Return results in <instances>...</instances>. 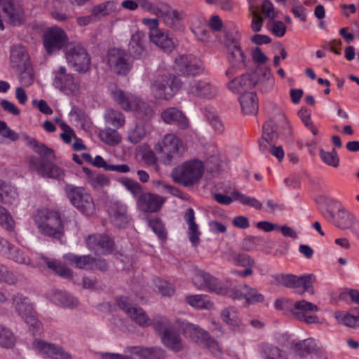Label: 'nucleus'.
Here are the masks:
<instances>
[{
    "label": "nucleus",
    "instance_id": "2eb2a0df",
    "mask_svg": "<svg viewBox=\"0 0 359 359\" xmlns=\"http://www.w3.org/2000/svg\"><path fill=\"white\" fill-rule=\"evenodd\" d=\"M192 282L198 290H208L218 294L224 292V289L222 287L219 280L203 271H197L192 278Z\"/></svg>",
    "mask_w": 359,
    "mask_h": 359
},
{
    "label": "nucleus",
    "instance_id": "0eeeda50",
    "mask_svg": "<svg viewBox=\"0 0 359 359\" xmlns=\"http://www.w3.org/2000/svg\"><path fill=\"white\" fill-rule=\"evenodd\" d=\"M225 43L228 60L231 64V67L226 70V74L230 77L246 67L245 56L238 41L226 39Z\"/></svg>",
    "mask_w": 359,
    "mask_h": 359
},
{
    "label": "nucleus",
    "instance_id": "0e129e2a",
    "mask_svg": "<svg viewBox=\"0 0 359 359\" xmlns=\"http://www.w3.org/2000/svg\"><path fill=\"white\" fill-rule=\"evenodd\" d=\"M9 259L20 264H29V259L24 255L22 251L18 248L8 246Z\"/></svg>",
    "mask_w": 359,
    "mask_h": 359
},
{
    "label": "nucleus",
    "instance_id": "c85d7f7f",
    "mask_svg": "<svg viewBox=\"0 0 359 359\" xmlns=\"http://www.w3.org/2000/svg\"><path fill=\"white\" fill-rule=\"evenodd\" d=\"M68 198L78 209L82 212L87 210L88 201L87 198H84L83 189L81 187H75L72 185H67L65 188Z\"/></svg>",
    "mask_w": 359,
    "mask_h": 359
},
{
    "label": "nucleus",
    "instance_id": "6e6552de",
    "mask_svg": "<svg viewBox=\"0 0 359 359\" xmlns=\"http://www.w3.org/2000/svg\"><path fill=\"white\" fill-rule=\"evenodd\" d=\"M175 69L181 76H194L203 72V62L192 55H182L175 60Z\"/></svg>",
    "mask_w": 359,
    "mask_h": 359
},
{
    "label": "nucleus",
    "instance_id": "052dcab7",
    "mask_svg": "<svg viewBox=\"0 0 359 359\" xmlns=\"http://www.w3.org/2000/svg\"><path fill=\"white\" fill-rule=\"evenodd\" d=\"M23 69L20 71V80L23 86L27 87L32 84L34 79L33 69L31 65L22 67Z\"/></svg>",
    "mask_w": 359,
    "mask_h": 359
},
{
    "label": "nucleus",
    "instance_id": "dca6fc26",
    "mask_svg": "<svg viewBox=\"0 0 359 359\" xmlns=\"http://www.w3.org/2000/svg\"><path fill=\"white\" fill-rule=\"evenodd\" d=\"M67 40L64 30L57 27L48 29L43 35V45L48 54L61 49Z\"/></svg>",
    "mask_w": 359,
    "mask_h": 359
},
{
    "label": "nucleus",
    "instance_id": "473e14b6",
    "mask_svg": "<svg viewBox=\"0 0 359 359\" xmlns=\"http://www.w3.org/2000/svg\"><path fill=\"white\" fill-rule=\"evenodd\" d=\"M315 281L316 277L313 274H306L301 276H297L294 289L299 294L309 292L310 294L313 295L315 294V289L313 287Z\"/></svg>",
    "mask_w": 359,
    "mask_h": 359
},
{
    "label": "nucleus",
    "instance_id": "1a4fd4ad",
    "mask_svg": "<svg viewBox=\"0 0 359 359\" xmlns=\"http://www.w3.org/2000/svg\"><path fill=\"white\" fill-rule=\"evenodd\" d=\"M318 310L316 304L302 299L294 302L291 314L299 321L306 324H316L320 323L319 318L314 313Z\"/></svg>",
    "mask_w": 359,
    "mask_h": 359
},
{
    "label": "nucleus",
    "instance_id": "49530a36",
    "mask_svg": "<svg viewBox=\"0 0 359 359\" xmlns=\"http://www.w3.org/2000/svg\"><path fill=\"white\" fill-rule=\"evenodd\" d=\"M16 343V337L8 328L0 325V346L13 348Z\"/></svg>",
    "mask_w": 359,
    "mask_h": 359
},
{
    "label": "nucleus",
    "instance_id": "412c9836",
    "mask_svg": "<svg viewBox=\"0 0 359 359\" xmlns=\"http://www.w3.org/2000/svg\"><path fill=\"white\" fill-rule=\"evenodd\" d=\"M165 199L156 194L144 192L141 194L137 200V205L138 208L145 212H156L158 211Z\"/></svg>",
    "mask_w": 359,
    "mask_h": 359
},
{
    "label": "nucleus",
    "instance_id": "3c124183",
    "mask_svg": "<svg viewBox=\"0 0 359 359\" xmlns=\"http://www.w3.org/2000/svg\"><path fill=\"white\" fill-rule=\"evenodd\" d=\"M104 118L108 123L117 128L123 126L126 122L124 115L121 112L114 109H109L106 112Z\"/></svg>",
    "mask_w": 359,
    "mask_h": 359
},
{
    "label": "nucleus",
    "instance_id": "393cba45",
    "mask_svg": "<svg viewBox=\"0 0 359 359\" xmlns=\"http://www.w3.org/2000/svg\"><path fill=\"white\" fill-rule=\"evenodd\" d=\"M355 218L347 210L341 208L338 210L334 219V224L341 230L351 229L352 233L359 238V224L354 226Z\"/></svg>",
    "mask_w": 359,
    "mask_h": 359
},
{
    "label": "nucleus",
    "instance_id": "7ed1b4c3",
    "mask_svg": "<svg viewBox=\"0 0 359 359\" xmlns=\"http://www.w3.org/2000/svg\"><path fill=\"white\" fill-rule=\"evenodd\" d=\"M111 95L113 100L125 111H136L142 118L149 117L153 113L151 108L137 96L126 93L116 86H114L111 89Z\"/></svg>",
    "mask_w": 359,
    "mask_h": 359
},
{
    "label": "nucleus",
    "instance_id": "2f4dec72",
    "mask_svg": "<svg viewBox=\"0 0 359 359\" xmlns=\"http://www.w3.org/2000/svg\"><path fill=\"white\" fill-rule=\"evenodd\" d=\"M242 111L245 115L256 114L258 111V100L254 93H245L239 98Z\"/></svg>",
    "mask_w": 359,
    "mask_h": 359
},
{
    "label": "nucleus",
    "instance_id": "e433bc0d",
    "mask_svg": "<svg viewBox=\"0 0 359 359\" xmlns=\"http://www.w3.org/2000/svg\"><path fill=\"white\" fill-rule=\"evenodd\" d=\"M145 34L143 32L137 31L131 36L129 43L130 53L135 57L142 56L145 52L144 39Z\"/></svg>",
    "mask_w": 359,
    "mask_h": 359
},
{
    "label": "nucleus",
    "instance_id": "680f3d73",
    "mask_svg": "<svg viewBox=\"0 0 359 359\" xmlns=\"http://www.w3.org/2000/svg\"><path fill=\"white\" fill-rule=\"evenodd\" d=\"M298 115L301 118L302 122L304 123L305 126L310 130V131L314 135H317L318 134V128L314 126L313 122L311 120V114L306 109H301L298 111Z\"/></svg>",
    "mask_w": 359,
    "mask_h": 359
},
{
    "label": "nucleus",
    "instance_id": "6e6d98bb",
    "mask_svg": "<svg viewBox=\"0 0 359 359\" xmlns=\"http://www.w3.org/2000/svg\"><path fill=\"white\" fill-rule=\"evenodd\" d=\"M16 309L22 316L30 315L32 312V306L29 300L22 295H17L13 299Z\"/></svg>",
    "mask_w": 359,
    "mask_h": 359
},
{
    "label": "nucleus",
    "instance_id": "a878e982",
    "mask_svg": "<svg viewBox=\"0 0 359 359\" xmlns=\"http://www.w3.org/2000/svg\"><path fill=\"white\" fill-rule=\"evenodd\" d=\"M163 121L168 124L177 126L179 128L186 129L189 127V120L182 113L175 107H170L161 113Z\"/></svg>",
    "mask_w": 359,
    "mask_h": 359
},
{
    "label": "nucleus",
    "instance_id": "ea45409f",
    "mask_svg": "<svg viewBox=\"0 0 359 359\" xmlns=\"http://www.w3.org/2000/svg\"><path fill=\"white\" fill-rule=\"evenodd\" d=\"M17 197L16 190L10 184L0 180V202L4 204H11Z\"/></svg>",
    "mask_w": 359,
    "mask_h": 359
},
{
    "label": "nucleus",
    "instance_id": "e2e57ef3",
    "mask_svg": "<svg viewBox=\"0 0 359 359\" xmlns=\"http://www.w3.org/2000/svg\"><path fill=\"white\" fill-rule=\"evenodd\" d=\"M123 185L126 187V189L129 191L135 197H140L141 194H143L142 186L136 181L126 179L122 182Z\"/></svg>",
    "mask_w": 359,
    "mask_h": 359
},
{
    "label": "nucleus",
    "instance_id": "c03bdc74",
    "mask_svg": "<svg viewBox=\"0 0 359 359\" xmlns=\"http://www.w3.org/2000/svg\"><path fill=\"white\" fill-rule=\"evenodd\" d=\"M99 137L103 142L109 146L118 144L122 139L121 135L116 130L110 128L101 130Z\"/></svg>",
    "mask_w": 359,
    "mask_h": 359
},
{
    "label": "nucleus",
    "instance_id": "13d9d810",
    "mask_svg": "<svg viewBox=\"0 0 359 359\" xmlns=\"http://www.w3.org/2000/svg\"><path fill=\"white\" fill-rule=\"evenodd\" d=\"M243 290H245L244 299L248 304L262 302L264 299V296L255 288L245 285L243 286Z\"/></svg>",
    "mask_w": 359,
    "mask_h": 359
},
{
    "label": "nucleus",
    "instance_id": "b1692460",
    "mask_svg": "<svg viewBox=\"0 0 359 359\" xmlns=\"http://www.w3.org/2000/svg\"><path fill=\"white\" fill-rule=\"evenodd\" d=\"M156 14L163 18L165 23L171 27H175L183 19L182 13L163 2L159 3L156 7Z\"/></svg>",
    "mask_w": 359,
    "mask_h": 359
},
{
    "label": "nucleus",
    "instance_id": "f3484780",
    "mask_svg": "<svg viewBox=\"0 0 359 359\" xmlns=\"http://www.w3.org/2000/svg\"><path fill=\"white\" fill-rule=\"evenodd\" d=\"M252 81L253 87L263 93H267L273 88L275 79L269 68L261 67L252 74Z\"/></svg>",
    "mask_w": 359,
    "mask_h": 359
},
{
    "label": "nucleus",
    "instance_id": "4d7b16f0",
    "mask_svg": "<svg viewBox=\"0 0 359 359\" xmlns=\"http://www.w3.org/2000/svg\"><path fill=\"white\" fill-rule=\"evenodd\" d=\"M335 318L339 323L349 327H359L358 317L348 313L336 312Z\"/></svg>",
    "mask_w": 359,
    "mask_h": 359
},
{
    "label": "nucleus",
    "instance_id": "09e8293b",
    "mask_svg": "<svg viewBox=\"0 0 359 359\" xmlns=\"http://www.w3.org/2000/svg\"><path fill=\"white\" fill-rule=\"evenodd\" d=\"M147 135L145 125L140 122L128 132V140L130 142L136 144L140 142Z\"/></svg>",
    "mask_w": 359,
    "mask_h": 359
},
{
    "label": "nucleus",
    "instance_id": "8fccbe9b",
    "mask_svg": "<svg viewBox=\"0 0 359 359\" xmlns=\"http://www.w3.org/2000/svg\"><path fill=\"white\" fill-rule=\"evenodd\" d=\"M221 317L224 322L232 327H238L241 324L239 314L233 307L223 309L221 312Z\"/></svg>",
    "mask_w": 359,
    "mask_h": 359
},
{
    "label": "nucleus",
    "instance_id": "7c9ffc66",
    "mask_svg": "<svg viewBox=\"0 0 359 359\" xmlns=\"http://www.w3.org/2000/svg\"><path fill=\"white\" fill-rule=\"evenodd\" d=\"M228 88L235 93H243L253 87L252 81V74H242L229 81L227 84Z\"/></svg>",
    "mask_w": 359,
    "mask_h": 359
},
{
    "label": "nucleus",
    "instance_id": "c9c22d12",
    "mask_svg": "<svg viewBox=\"0 0 359 359\" xmlns=\"http://www.w3.org/2000/svg\"><path fill=\"white\" fill-rule=\"evenodd\" d=\"M163 344L169 349L180 352L184 348L183 341L179 334L172 330H167L161 336Z\"/></svg>",
    "mask_w": 359,
    "mask_h": 359
},
{
    "label": "nucleus",
    "instance_id": "37998d69",
    "mask_svg": "<svg viewBox=\"0 0 359 359\" xmlns=\"http://www.w3.org/2000/svg\"><path fill=\"white\" fill-rule=\"evenodd\" d=\"M154 330L158 332L161 336L167 330H172L175 327H177L176 322L172 324L167 318L161 316H156L151 320V325Z\"/></svg>",
    "mask_w": 359,
    "mask_h": 359
},
{
    "label": "nucleus",
    "instance_id": "423d86ee",
    "mask_svg": "<svg viewBox=\"0 0 359 359\" xmlns=\"http://www.w3.org/2000/svg\"><path fill=\"white\" fill-rule=\"evenodd\" d=\"M180 79L171 75H163L153 83L151 86L154 96L158 99L169 100L182 88Z\"/></svg>",
    "mask_w": 359,
    "mask_h": 359
},
{
    "label": "nucleus",
    "instance_id": "774afa93",
    "mask_svg": "<svg viewBox=\"0 0 359 359\" xmlns=\"http://www.w3.org/2000/svg\"><path fill=\"white\" fill-rule=\"evenodd\" d=\"M34 346L38 349L41 353L46 354L50 357L52 351H53L55 345L53 344L46 343L42 340L36 339L33 343Z\"/></svg>",
    "mask_w": 359,
    "mask_h": 359
},
{
    "label": "nucleus",
    "instance_id": "bb28decb",
    "mask_svg": "<svg viewBox=\"0 0 359 359\" xmlns=\"http://www.w3.org/2000/svg\"><path fill=\"white\" fill-rule=\"evenodd\" d=\"M125 353L138 355L141 359H163L165 355L164 351L160 347L128 346Z\"/></svg>",
    "mask_w": 359,
    "mask_h": 359
},
{
    "label": "nucleus",
    "instance_id": "bf43d9fd",
    "mask_svg": "<svg viewBox=\"0 0 359 359\" xmlns=\"http://www.w3.org/2000/svg\"><path fill=\"white\" fill-rule=\"evenodd\" d=\"M320 156L325 163L334 168L339 166V158L334 149H332L331 151H325L323 149H320Z\"/></svg>",
    "mask_w": 359,
    "mask_h": 359
},
{
    "label": "nucleus",
    "instance_id": "9b49d317",
    "mask_svg": "<svg viewBox=\"0 0 359 359\" xmlns=\"http://www.w3.org/2000/svg\"><path fill=\"white\" fill-rule=\"evenodd\" d=\"M107 212L110 222L119 229H125L131 220L128 206L121 201L110 202Z\"/></svg>",
    "mask_w": 359,
    "mask_h": 359
},
{
    "label": "nucleus",
    "instance_id": "6ab92c4d",
    "mask_svg": "<svg viewBox=\"0 0 359 359\" xmlns=\"http://www.w3.org/2000/svg\"><path fill=\"white\" fill-rule=\"evenodd\" d=\"M29 166L32 170L36 171L43 177L60 178L64 175L63 172L51 162H39V158L31 156L29 159Z\"/></svg>",
    "mask_w": 359,
    "mask_h": 359
},
{
    "label": "nucleus",
    "instance_id": "a211bd4d",
    "mask_svg": "<svg viewBox=\"0 0 359 359\" xmlns=\"http://www.w3.org/2000/svg\"><path fill=\"white\" fill-rule=\"evenodd\" d=\"M293 350L296 355L301 358H319L323 353L322 347L311 338L294 344Z\"/></svg>",
    "mask_w": 359,
    "mask_h": 359
},
{
    "label": "nucleus",
    "instance_id": "4c0bfd02",
    "mask_svg": "<svg viewBox=\"0 0 359 359\" xmlns=\"http://www.w3.org/2000/svg\"><path fill=\"white\" fill-rule=\"evenodd\" d=\"M91 164L98 168H103L107 171H115L119 173H127L130 172V167L126 164L122 165H109L101 156H96L93 161L91 160Z\"/></svg>",
    "mask_w": 359,
    "mask_h": 359
},
{
    "label": "nucleus",
    "instance_id": "ddd939ff",
    "mask_svg": "<svg viewBox=\"0 0 359 359\" xmlns=\"http://www.w3.org/2000/svg\"><path fill=\"white\" fill-rule=\"evenodd\" d=\"M108 65L111 71L119 75L127 74L130 69L128 55L118 48H111L108 52Z\"/></svg>",
    "mask_w": 359,
    "mask_h": 359
},
{
    "label": "nucleus",
    "instance_id": "c756f323",
    "mask_svg": "<svg viewBox=\"0 0 359 359\" xmlns=\"http://www.w3.org/2000/svg\"><path fill=\"white\" fill-rule=\"evenodd\" d=\"M27 144L41 157L39 162H52L55 159L54 151L34 138H27Z\"/></svg>",
    "mask_w": 359,
    "mask_h": 359
},
{
    "label": "nucleus",
    "instance_id": "603ef678",
    "mask_svg": "<svg viewBox=\"0 0 359 359\" xmlns=\"http://www.w3.org/2000/svg\"><path fill=\"white\" fill-rule=\"evenodd\" d=\"M46 264L49 269L62 278H72L73 276V272L70 269L55 260H48Z\"/></svg>",
    "mask_w": 359,
    "mask_h": 359
},
{
    "label": "nucleus",
    "instance_id": "f257e3e1",
    "mask_svg": "<svg viewBox=\"0 0 359 359\" xmlns=\"http://www.w3.org/2000/svg\"><path fill=\"white\" fill-rule=\"evenodd\" d=\"M178 328L182 334L190 341L207 348L215 356L221 355L222 351L219 343L211 337L210 333L197 325L176 320Z\"/></svg>",
    "mask_w": 359,
    "mask_h": 359
},
{
    "label": "nucleus",
    "instance_id": "9d476101",
    "mask_svg": "<svg viewBox=\"0 0 359 359\" xmlns=\"http://www.w3.org/2000/svg\"><path fill=\"white\" fill-rule=\"evenodd\" d=\"M66 58L76 71L82 73L89 69L90 57L88 50L80 44L71 45L66 50Z\"/></svg>",
    "mask_w": 359,
    "mask_h": 359
},
{
    "label": "nucleus",
    "instance_id": "79ce46f5",
    "mask_svg": "<svg viewBox=\"0 0 359 359\" xmlns=\"http://www.w3.org/2000/svg\"><path fill=\"white\" fill-rule=\"evenodd\" d=\"M186 302L191 306L197 309H211L213 307V303L209 299L207 295H189L186 297Z\"/></svg>",
    "mask_w": 359,
    "mask_h": 359
},
{
    "label": "nucleus",
    "instance_id": "cd10ccee",
    "mask_svg": "<svg viewBox=\"0 0 359 359\" xmlns=\"http://www.w3.org/2000/svg\"><path fill=\"white\" fill-rule=\"evenodd\" d=\"M93 241L94 250L100 255H108L112 252L114 241L107 234H95L91 236Z\"/></svg>",
    "mask_w": 359,
    "mask_h": 359
},
{
    "label": "nucleus",
    "instance_id": "4be33fe9",
    "mask_svg": "<svg viewBox=\"0 0 359 359\" xmlns=\"http://www.w3.org/2000/svg\"><path fill=\"white\" fill-rule=\"evenodd\" d=\"M187 90L190 95L208 99L213 98L217 93L215 86L203 80H194L191 81Z\"/></svg>",
    "mask_w": 359,
    "mask_h": 359
},
{
    "label": "nucleus",
    "instance_id": "58836bf2",
    "mask_svg": "<svg viewBox=\"0 0 359 359\" xmlns=\"http://www.w3.org/2000/svg\"><path fill=\"white\" fill-rule=\"evenodd\" d=\"M258 351L264 359H278L282 358L283 351L278 346L267 342L259 344Z\"/></svg>",
    "mask_w": 359,
    "mask_h": 359
},
{
    "label": "nucleus",
    "instance_id": "a19ab883",
    "mask_svg": "<svg viewBox=\"0 0 359 359\" xmlns=\"http://www.w3.org/2000/svg\"><path fill=\"white\" fill-rule=\"evenodd\" d=\"M117 10V4L114 1H106L92 9V15L94 17L101 18L109 15Z\"/></svg>",
    "mask_w": 359,
    "mask_h": 359
},
{
    "label": "nucleus",
    "instance_id": "72a5a7b5",
    "mask_svg": "<svg viewBox=\"0 0 359 359\" xmlns=\"http://www.w3.org/2000/svg\"><path fill=\"white\" fill-rule=\"evenodd\" d=\"M184 219L188 224V233L189 236V241L192 245L196 246L198 245L201 232L198 229V226L195 222L194 211L192 208H189L185 215Z\"/></svg>",
    "mask_w": 359,
    "mask_h": 359
},
{
    "label": "nucleus",
    "instance_id": "f03ea898",
    "mask_svg": "<svg viewBox=\"0 0 359 359\" xmlns=\"http://www.w3.org/2000/svg\"><path fill=\"white\" fill-rule=\"evenodd\" d=\"M204 172V165L198 160H190L176 166L171 172L172 181L184 187H191L197 184Z\"/></svg>",
    "mask_w": 359,
    "mask_h": 359
},
{
    "label": "nucleus",
    "instance_id": "de8ad7c7",
    "mask_svg": "<svg viewBox=\"0 0 359 359\" xmlns=\"http://www.w3.org/2000/svg\"><path fill=\"white\" fill-rule=\"evenodd\" d=\"M229 260L235 265L242 267H253L255 264V260L249 255L245 253L231 252L229 256Z\"/></svg>",
    "mask_w": 359,
    "mask_h": 359
},
{
    "label": "nucleus",
    "instance_id": "a18cd8bd",
    "mask_svg": "<svg viewBox=\"0 0 359 359\" xmlns=\"http://www.w3.org/2000/svg\"><path fill=\"white\" fill-rule=\"evenodd\" d=\"M262 140L268 144H272L278 139V133L272 119L268 120L262 127Z\"/></svg>",
    "mask_w": 359,
    "mask_h": 359
},
{
    "label": "nucleus",
    "instance_id": "f8f14e48",
    "mask_svg": "<svg viewBox=\"0 0 359 359\" xmlns=\"http://www.w3.org/2000/svg\"><path fill=\"white\" fill-rule=\"evenodd\" d=\"M116 302L118 307L140 326L148 327L151 325V320L145 311L140 307L132 306L126 297H118Z\"/></svg>",
    "mask_w": 359,
    "mask_h": 359
},
{
    "label": "nucleus",
    "instance_id": "69168bd1",
    "mask_svg": "<svg viewBox=\"0 0 359 359\" xmlns=\"http://www.w3.org/2000/svg\"><path fill=\"white\" fill-rule=\"evenodd\" d=\"M296 276L293 274H278L275 276V280L280 285L294 289Z\"/></svg>",
    "mask_w": 359,
    "mask_h": 359
},
{
    "label": "nucleus",
    "instance_id": "aec40b11",
    "mask_svg": "<svg viewBox=\"0 0 359 359\" xmlns=\"http://www.w3.org/2000/svg\"><path fill=\"white\" fill-rule=\"evenodd\" d=\"M55 79L53 84L60 90L67 94L74 93L79 89L72 74L67 72L65 67H60L54 72Z\"/></svg>",
    "mask_w": 359,
    "mask_h": 359
},
{
    "label": "nucleus",
    "instance_id": "20e7f679",
    "mask_svg": "<svg viewBox=\"0 0 359 359\" xmlns=\"http://www.w3.org/2000/svg\"><path fill=\"white\" fill-rule=\"evenodd\" d=\"M161 162L170 165L172 161L183 153V144L180 139L173 133L165 134L154 147Z\"/></svg>",
    "mask_w": 359,
    "mask_h": 359
},
{
    "label": "nucleus",
    "instance_id": "864d4df0",
    "mask_svg": "<svg viewBox=\"0 0 359 359\" xmlns=\"http://www.w3.org/2000/svg\"><path fill=\"white\" fill-rule=\"evenodd\" d=\"M232 196L234 200L238 201L243 205L252 207L257 210H261L262 208V203L255 198L247 196L237 191H233Z\"/></svg>",
    "mask_w": 359,
    "mask_h": 359
},
{
    "label": "nucleus",
    "instance_id": "5701e85b",
    "mask_svg": "<svg viewBox=\"0 0 359 359\" xmlns=\"http://www.w3.org/2000/svg\"><path fill=\"white\" fill-rule=\"evenodd\" d=\"M0 6L11 25L15 26L22 22L24 12L18 2L13 0H0Z\"/></svg>",
    "mask_w": 359,
    "mask_h": 359
},
{
    "label": "nucleus",
    "instance_id": "39448f33",
    "mask_svg": "<svg viewBox=\"0 0 359 359\" xmlns=\"http://www.w3.org/2000/svg\"><path fill=\"white\" fill-rule=\"evenodd\" d=\"M34 221L41 232L47 236L60 238L63 235V226L60 215L47 209L37 211Z\"/></svg>",
    "mask_w": 359,
    "mask_h": 359
},
{
    "label": "nucleus",
    "instance_id": "f704fd0d",
    "mask_svg": "<svg viewBox=\"0 0 359 359\" xmlns=\"http://www.w3.org/2000/svg\"><path fill=\"white\" fill-rule=\"evenodd\" d=\"M11 62L13 68L20 69L31 65L29 61V56L25 47L15 46L11 53Z\"/></svg>",
    "mask_w": 359,
    "mask_h": 359
},
{
    "label": "nucleus",
    "instance_id": "4468645a",
    "mask_svg": "<svg viewBox=\"0 0 359 359\" xmlns=\"http://www.w3.org/2000/svg\"><path fill=\"white\" fill-rule=\"evenodd\" d=\"M152 27L149 31V38L151 42L158 46L164 52L170 53L175 47L174 39L168 34L160 29L156 19L150 20Z\"/></svg>",
    "mask_w": 359,
    "mask_h": 359
},
{
    "label": "nucleus",
    "instance_id": "338daca9",
    "mask_svg": "<svg viewBox=\"0 0 359 359\" xmlns=\"http://www.w3.org/2000/svg\"><path fill=\"white\" fill-rule=\"evenodd\" d=\"M55 295L57 297V299L60 304L65 307L73 308L77 305V301L65 292H56Z\"/></svg>",
    "mask_w": 359,
    "mask_h": 359
},
{
    "label": "nucleus",
    "instance_id": "5fc2aeb1",
    "mask_svg": "<svg viewBox=\"0 0 359 359\" xmlns=\"http://www.w3.org/2000/svg\"><path fill=\"white\" fill-rule=\"evenodd\" d=\"M63 258L69 264H74L76 267L81 269H87L90 264V257L88 255L79 256L73 254H67L63 256Z\"/></svg>",
    "mask_w": 359,
    "mask_h": 359
}]
</instances>
